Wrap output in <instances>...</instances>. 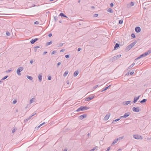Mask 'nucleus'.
Wrapping results in <instances>:
<instances>
[{"instance_id": "obj_1", "label": "nucleus", "mask_w": 151, "mask_h": 151, "mask_svg": "<svg viewBox=\"0 0 151 151\" xmlns=\"http://www.w3.org/2000/svg\"><path fill=\"white\" fill-rule=\"evenodd\" d=\"M89 109V108L86 106H81L80 108H78L77 110V111H84L87 110Z\"/></svg>"}, {"instance_id": "obj_2", "label": "nucleus", "mask_w": 151, "mask_h": 151, "mask_svg": "<svg viewBox=\"0 0 151 151\" xmlns=\"http://www.w3.org/2000/svg\"><path fill=\"white\" fill-rule=\"evenodd\" d=\"M136 42H134L130 44L127 47V50H130V49H131L136 44Z\"/></svg>"}, {"instance_id": "obj_3", "label": "nucleus", "mask_w": 151, "mask_h": 151, "mask_svg": "<svg viewBox=\"0 0 151 151\" xmlns=\"http://www.w3.org/2000/svg\"><path fill=\"white\" fill-rule=\"evenodd\" d=\"M151 53V49H150V50H148L145 53L141 55V56L142 57H145V56H147V55L150 54Z\"/></svg>"}, {"instance_id": "obj_4", "label": "nucleus", "mask_w": 151, "mask_h": 151, "mask_svg": "<svg viewBox=\"0 0 151 151\" xmlns=\"http://www.w3.org/2000/svg\"><path fill=\"white\" fill-rule=\"evenodd\" d=\"M133 137L135 139H143V137L142 136L138 134H134L133 135Z\"/></svg>"}, {"instance_id": "obj_5", "label": "nucleus", "mask_w": 151, "mask_h": 151, "mask_svg": "<svg viewBox=\"0 0 151 151\" xmlns=\"http://www.w3.org/2000/svg\"><path fill=\"white\" fill-rule=\"evenodd\" d=\"M23 69V68L22 67H20L18 68L17 70V73L18 76H20L21 75L20 72H21Z\"/></svg>"}, {"instance_id": "obj_6", "label": "nucleus", "mask_w": 151, "mask_h": 151, "mask_svg": "<svg viewBox=\"0 0 151 151\" xmlns=\"http://www.w3.org/2000/svg\"><path fill=\"white\" fill-rule=\"evenodd\" d=\"M94 97V96L93 95H90L89 97L87 98L85 100L86 101H88L92 99Z\"/></svg>"}, {"instance_id": "obj_7", "label": "nucleus", "mask_w": 151, "mask_h": 151, "mask_svg": "<svg viewBox=\"0 0 151 151\" xmlns=\"http://www.w3.org/2000/svg\"><path fill=\"white\" fill-rule=\"evenodd\" d=\"M132 110L136 112H139L140 111L139 108V107H134L132 108Z\"/></svg>"}, {"instance_id": "obj_8", "label": "nucleus", "mask_w": 151, "mask_h": 151, "mask_svg": "<svg viewBox=\"0 0 151 151\" xmlns=\"http://www.w3.org/2000/svg\"><path fill=\"white\" fill-rule=\"evenodd\" d=\"M134 2H131L130 4H127V7L128 8H130L131 7L133 6L134 5Z\"/></svg>"}, {"instance_id": "obj_9", "label": "nucleus", "mask_w": 151, "mask_h": 151, "mask_svg": "<svg viewBox=\"0 0 151 151\" xmlns=\"http://www.w3.org/2000/svg\"><path fill=\"white\" fill-rule=\"evenodd\" d=\"M130 115V113L129 112H127L124 114V116H121V117L126 118Z\"/></svg>"}, {"instance_id": "obj_10", "label": "nucleus", "mask_w": 151, "mask_h": 151, "mask_svg": "<svg viewBox=\"0 0 151 151\" xmlns=\"http://www.w3.org/2000/svg\"><path fill=\"white\" fill-rule=\"evenodd\" d=\"M135 30L136 32L138 33L140 32L141 29L139 27H137L135 28Z\"/></svg>"}, {"instance_id": "obj_11", "label": "nucleus", "mask_w": 151, "mask_h": 151, "mask_svg": "<svg viewBox=\"0 0 151 151\" xmlns=\"http://www.w3.org/2000/svg\"><path fill=\"white\" fill-rule=\"evenodd\" d=\"M38 78L40 81H41L42 80V74L40 73L38 76Z\"/></svg>"}, {"instance_id": "obj_12", "label": "nucleus", "mask_w": 151, "mask_h": 151, "mask_svg": "<svg viewBox=\"0 0 151 151\" xmlns=\"http://www.w3.org/2000/svg\"><path fill=\"white\" fill-rule=\"evenodd\" d=\"M86 115L85 114H84L83 115L80 116H79V118L80 119L82 120V119H83L84 118H86Z\"/></svg>"}, {"instance_id": "obj_13", "label": "nucleus", "mask_w": 151, "mask_h": 151, "mask_svg": "<svg viewBox=\"0 0 151 151\" xmlns=\"http://www.w3.org/2000/svg\"><path fill=\"white\" fill-rule=\"evenodd\" d=\"M110 116V114H107L104 118V120H107L109 118Z\"/></svg>"}, {"instance_id": "obj_14", "label": "nucleus", "mask_w": 151, "mask_h": 151, "mask_svg": "<svg viewBox=\"0 0 151 151\" xmlns=\"http://www.w3.org/2000/svg\"><path fill=\"white\" fill-rule=\"evenodd\" d=\"M140 96H139L138 97H134V101H133V103H136L137 101L139 99V98Z\"/></svg>"}, {"instance_id": "obj_15", "label": "nucleus", "mask_w": 151, "mask_h": 151, "mask_svg": "<svg viewBox=\"0 0 151 151\" xmlns=\"http://www.w3.org/2000/svg\"><path fill=\"white\" fill-rule=\"evenodd\" d=\"M121 56V55H119L114 56V59L115 60H117L120 58Z\"/></svg>"}, {"instance_id": "obj_16", "label": "nucleus", "mask_w": 151, "mask_h": 151, "mask_svg": "<svg viewBox=\"0 0 151 151\" xmlns=\"http://www.w3.org/2000/svg\"><path fill=\"white\" fill-rule=\"evenodd\" d=\"M131 102V101H125L124 102V104L125 105H127L129 104Z\"/></svg>"}, {"instance_id": "obj_17", "label": "nucleus", "mask_w": 151, "mask_h": 151, "mask_svg": "<svg viewBox=\"0 0 151 151\" xmlns=\"http://www.w3.org/2000/svg\"><path fill=\"white\" fill-rule=\"evenodd\" d=\"M35 101V99L34 98H33L29 100V103L31 104L34 102Z\"/></svg>"}, {"instance_id": "obj_18", "label": "nucleus", "mask_w": 151, "mask_h": 151, "mask_svg": "<svg viewBox=\"0 0 151 151\" xmlns=\"http://www.w3.org/2000/svg\"><path fill=\"white\" fill-rule=\"evenodd\" d=\"M68 73V70L66 71L63 74V76L65 77H66Z\"/></svg>"}, {"instance_id": "obj_19", "label": "nucleus", "mask_w": 151, "mask_h": 151, "mask_svg": "<svg viewBox=\"0 0 151 151\" xmlns=\"http://www.w3.org/2000/svg\"><path fill=\"white\" fill-rule=\"evenodd\" d=\"M119 47V45L118 44L116 43L114 47V50H116Z\"/></svg>"}, {"instance_id": "obj_20", "label": "nucleus", "mask_w": 151, "mask_h": 151, "mask_svg": "<svg viewBox=\"0 0 151 151\" xmlns=\"http://www.w3.org/2000/svg\"><path fill=\"white\" fill-rule=\"evenodd\" d=\"M110 86V85H109L108 86L106 87H105L102 90V91H101V92H103V91L106 90H107L109 86Z\"/></svg>"}, {"instance_id": "obj_21", "label": "nucleus", "mask_w": 151, "mask_h": 151, "mask_svg": "<svg viewBox=\"0 0 151 151\" xmlns=\"http://www.w3.org/2000/svg\"><path fill=\"white\" fill-rule=\"evenodd\" d=\"M79 72L78 71H76L74 73V76L76 77L78 74Z\"/></svg>"}, {"instance_id": "obj_22", "label": "nucleus", "mask_w": 151, "mask_h": 151, "mask_svg": "<svg viewBox=\"0 0 151 151\" xmlns=\"http://www.w3.org/2000/svg\"><path fill=\"white\" fill-rule=\"evenodd\" d=\"M107 11L108 12H110V13H112V12H113V10L111 8L108 9H107Z\"/></svg>"}, {"instance_id": "obj_23", "label": "nucleus", "mask_w": 151, "mask_h": 151, "mask_svg": "<svg viewBox=\"0 0 151 151\" xmlns=\"http://www.w3.org/2000/svg\"><path fill=\"white\" fill-rule=\"evenodd\" d=\"M32 116H29L28 118H27L26 119L24 120V122H27L28 120H29L31 118Z\"/></svg>"}, {"instance_id": "obj_24", "label": "nucleus", "mask_w": 151, "mask_h": 151, "mask_svg": "<svg viewBox=\"0 0 151 151\" xmlns=\"http://www.w3.org/2000/svg\"><path fill=\"white\" fill-rule=\"evenodd\" d=\"M60 16L61 17H67L63 13H61L60 14Z\"/></svg>"}, {"instance_id": "obj_25", "label": "nucleus", "mask_w": 151, "mask_h": 151, "mask_svg": "<svg viewBox=\"0 0 151 151\" xmlns=\"http://www.w3.org/2000/svg\"><path fill=\"white\" fill-rule=\"evenodd\" d=\"M27 78L30 80H32L33 79V78L32 76H27Z\"/></svg>"}, {"instance_id": "obj_26", "label": "nucleus", "mask_w": 151, "mask_h": 151, "mask_svg": "<svg viewBox=\"0 0 151 151\" xmlns=\"http://www.w3.org/2000/svg\"><path fill=\"white\" fill-rule=\"evenodd\" d=\"M52 41H50L49 42H47L46 43V45L47 46L51 44L52 43Z\"/></svg>"}, {"instance_id": "obj_27", "label": "nucleus", "mask_w": 151, "mask_h": 151, "mask_svg": "<svg viewBox=\"0 0 151 151\" xmlns=\"http://www.w3.org/2000/svg\"><path fill=\"white\" fill-rule=\"evenodd\" d=\"M135 65V63H133L131 65L129 66L128 67V69H130L134 66Z\"/></svg>"}, {"instance_id": "obj_28", "label": "nucleus", "mask_w": 151, "mask_h": 151, "mask_svg": "<svg viewBox=\"0 0 151 151\" xmlns=\"http://www.w3.org/2000/svg\"><path fill=\"white\" fill-rule=\"evenodd\" d=\"M63 44L62 43H60L58 44V47H62L63 46Z\"/></svg>"}, {"instance_id": "obj_29", "label": "nucleus", "mask_w": 151, "mask_h": 151, "mask_svg": "<svg viewBox=\"0 0 151 151\" xmlns=\"http://www.w3.org/2000/svg\"><path fill=\"white\" fill-rule=\"evenodd\" d=\"M147 101V100L146 99H144L143 100L140 101V102L141 103H143L144 102H145Z\"/></svg>"}, {"instance_id": "obj_30", "label": "nucleus", "mask_w": 151, "mask_h": 151, "mask_svg": "<svg viewBox=\"0 0 151 151\" xmlns=\"http://www.w3.org/2000/svg\"><path fill=\"white\" fill-rule=\"evenodd\" d=\"M36 41H35V40H32L31 41H30V42L32 44H34Z\"/></svg>"}, {"instance_id": "obj_31", "label": "nucleus", "mask_w": 151, "mask_h": 151, "mask_svg": "<svg viewBox=\"0 0 151 151\" xmlns=\"http://www.w3.org/2000/svg\"><path fill=\"white\" fill-rule=\"evenodd\" d=\"M6 34L7 36H9L10 35V33L8 32H6Z\"/></svg>"}, {"instance_id": "obj_32", "label": "nucleus", "mask_w": 151, "mask_h": 151, "mask_svg": "<svg viewBox=\"0 0 151 151\" xmlns=\"http://www.w3.org/2000/svg\"><path fill=\"white\" fill-rule=\"evenodd\" d=\"M98 86V85H96L94 87H93V90H94L95 89L97 88Z\"/></svg>"}, {"instance_id": "obj_33", "label": "nucleus", "mask_w": 151, "mask_h": 151, "mask_svg": "<svg viewBox=\"0 0 151 151\" xmlns=\"http://www.w3.org/2000/svg\"><path fill=\"white\" fill-rule=\"evenodd\" d=\"M8 77V76H4V78H3L2 79V80H4L5 79H6L7 77Z\"/></svg>"}, {"instance_id": "obj_34", "label": "nucleus", "mask_w": 151, "mask_h": 151, "mask_svg": "<svg viewBox=\"0 0 151 151\" xmlns=\"http://www.w3.org/2000/svg\"><path fill=\"white\" fill-rule=\"evenodd\" d=\"M118 140H119V139H118L117 138L116 139H115V140H114V143H115L116 142H117V141Z\"/></svg>"}, {"instance_id": "obj_35", "label": "nucleus", "mask_w": 151, "mask_h": 151, "mask_svg": "<svg viewBox=\"0 0 151 151\" xmlns=\"http://www.w3.org/2000/svg\"><path fill=\"white\" fill-rule=\"evenodd\" d=\"M123 22V20H119V24H122V23Z\"/></svg>"}, {"instance_id": "obj_36", "label": "nucleus", "mask_w": 151, "mask_h": 151, "mask_svg": "<svg viewBox=\"0 0 151 151\" xmlns=\"http://www.w3.org/2000/svg\"><path fill=\"white\" fill-rule=\"evenodd\" d=\"M131 37L133 38H135V35L134 34H131Z\"/></svg>"}, {"instance_id": "obj_37", "label": "nucleus", "mask_w": 151, "mask_h": 151, "mask_svg": "<svg viewBox=\"0 0 151 151\" xmlns=\"http://www.w3.org/2000/svg\"><path fill=\"white\" fill-rule=\"evenodd\" d=\"M17 101L16 100H14L13 101V104H15L17 103Z\"/></svg>"}, {"instance_id": "obj_38", "label": "nucleus", "mask_w": 151, "mask_h": 151, "mask_svg": "<svg viewBox=\"0 0 151 151\" xmlns=\"http://www.w3.org/2000/svg\"><path fill=\"white\" fill-rule=\"evenodd\" d=\"M36 112H34L32 114V115L31 116L32 117L33 116H34L36 114Z\"/></svg>"}, {"instance_id": "obj_39", "label": "nucleus", "mask_w": 151, "mask_h": 151, "mask_svg": "<svg viewBox=\"0 0 151 151\" xmlns=\"http://www.w3.org/2000/svg\"><path fill=\"white\" fill-rule=\"evenodd\" d=\"M65 57L66 58H69V56L68 55H65Z\"/></svg>"}, {"instance_id": "obj_40", "label": "nucleus", "mask_w": 151, "mask_h": 151, "mask_svg": "<svg viewBox=\"0 0 151 151\" xmlns=\"http://www.w3.org/2000/svg\"><path fill=\"white\" fill-rule=\"evenodd\" d=\"M123 138V137H119V138H118L117 139H119V140H121Z\"/></svg>"}, {"instance_id": "obj_41", "label": "nucleus", "mask_w": 151, "mask_h": 151, "mask_svg": "<svg viewBox=\"0 0 151 151\" xmlns=\"http://www.w3.org/2000/svg\"><path fill=\"white\" fill-rule=\"evenodd\" d=\"M56 53V51H54L52 52L51 53V54L52 55H53Z\"/></svg>"}, {"instance_id": "obj_42", "label": "nucleus", "mask_w": 151, "mask_h": 151, "mask_svg": "<svg viewBox=\"0 0 151 151\" xmlns=\"http://www.w3.org/2000/svg\"><path fill=\"white\" fill-rule=\"evenodd\" d=\"M54 19L55 20V21H57V17H54Z\"/></svg>"}, {"instance_id": "obj_43", "label": "nucleus", "mask_w": 151, "mask_h": 151, "mask_svg": "<svg viewBox=\"0 0 151 151\" xmlns=\"http://www.w3.org/2000/svg\"><path fill=\"white\" fill-rule=\"evenodd\" d=\"M34 23L35 24H38L39 23V22L37 21H36L34 22Z\"/></svg>"}, {"instance_id": "obj_44", "label": "nucleus", "mask_w": 151, "mask_h": 151, "mask_svg": "<svg viewBox=\"0 0 151 151\" xmlns=\"http://www.w3.org/2000/svg\"><path fill=\"white\" fill-rule=\"evenodd\" d=\"M51 79V76H49L48 77V80H50Z\"/></svg>"}, {"instance_id": "obj_45", "label": "nucleus", "mask_w": 151, "mask_h": 151, "mask_svg": "<svg viewBox=\"0 0 151 151\" xmlns=\"http://www.w3.org/2000/svg\"><path fill=\"white\" fill-rule=\"evenodd\" d=\"M110 147H109L107 148L106 150V151H109L110 150Z\"/></svg>"}, {"instance_id": "obj_46", "label": "nucleus", "mask_w": 151, "mask_h": 151, "mask_svg": "<svg viewBox=\"0 0 151 151\" xmlns=\"http://www.w3.org/2000/svg\"><path fill=\"white\" fill-rule=\"evenodd\" d=\"M98 14H94V17H98Z\"/></svg>"}, {"instance_id": "obj_47", "label": "nucleus", "mask_w": 151, "mask_h": 151, "mask_svg": "<svg viewBox=\"0 0 151 151\" xmlns=\"http://www.w3.org/2000/svg\"><path fill=\"white\" fill-rule=\"evenodd\" d=\"M96 149V147L93 148V149L90 150L91 151H94Z\"/></svg>"}, {"instance_id": "obj_48", "label": "nucleus", "mask_w": 151, "mask_h": 151, "mask_svg": "<svg viewBox=\"0 0 151 151\" xmlns=\"http://www.w3.org/2000/svg\"><path fill=\"white\" fill-rule=\"evenodd\" d=\"M15 131H16V129H13L12 130V132L13 133H14V132H15Z\"/></svg>"}, {"instance_id": "obj_49", "label": "nucleus", "mask_w": 151, "mask_h": 151, "mask_svg": "<svg viewBox=\"0 0 151 151\" xmlns=\"http://www.w3.org/2000/svg\"><path fill=\"white\" fill-rule=\"evenodd\" d=\"M34 62V61L33 60H30V63L31 64H32Z\"/></svg>"}, {"instance_id": "obj_50", "label": "nucleus", "mask_w": 151, "mask_h": 151, "mask_svg": "<svg viewBox=\"0 0 151 151\" xmlns=\"http://www.w3.org/2000/svg\"><path fill=\"white\" fill-rule=\"evenodd\" d=\"M65 50L64 49H63L60 50V52H64L65 51Z\"/></svg>"}, {"instance_id": "obj_51", "label": "nucleus", "mask_w": 151, "mask_h": 151, "mask_svg": "<svg viewBox=\"0 0 151 151\" xmlns=\"http://www.w3.org/2000/svg\"><path fill=\"white\" fill-rule=\"evenodd\" d=\"M110 5L111 7H113V3H111L110 4Z\"/></svg>"}, {"instance_id": "obj_52", "label": "nucleus", "mask_w": 151, "mask_h": 151, "mask_svg": "<svg viewBox=\"0 0 151 151\" xmlns=\"http://www.w3.org/2000/svg\"><path fill=\"white\" fill-rule=\"evenodd\" d=\"M134 73V72H132L130 73V75H133Z\"/></svg>"}, {"instance_id": "obj_53", "label": "nucleus", "mask_w": 151, "mask_h": 151, "mask_svg": "<svg viewBox=\"0 0 151 151\" xmlns=\"http://www.w3.org/2000/svg\"><path fill=\"white\" fill-rule=\"evenodd\" d=\"M45 124V123L44 122L43 123H42V124H41L40 125V126H42L44 124Z\"/></svg>"}, {"instance_id": "obj_54", "label": "nucleus", "mask_w": 151, "mask_h": 151, "mask_svg": "<svg viewBox=\"0 0 151 151\" xmlns=\"http://www.w3.org/2000/svg\"><path fill=\"white\" fill-rule=\"evenodd\" d=\"M120 118L119 119H116L114 121L115 122H117L120 119Z\"/></svg>"}, {"instance_id": "obj_55", "label": "nucleus", "mask_w": 151, "mask_h": 151, "mask_svg": "<svg viewBox=\"0 0 151 151\" xmlns=\"http://www.w3.org/2000/svg\"><path fill=\"white\" fill-rule=\"evenodd\" d=\"M60 64H61V62H58L57 63V66H58L59 65H60Z\"/></svg>"}, {"instance_id": "obj_56", "label": "nucleus", "mask_w": 151, "mask_h": 151, "mask_svg": "<svg viewBox=\"0 0 151 151\" xmlns=\"http://www.w3.org/2000/svg\"><path fill=\"white\" fill-rule=\"evenodd\" d=\"M52 34H51V33H50V34H49V35H48V36H49V37H51L52 36Z\"/></svg>"}, {"instance_id": "obj_57", "label": "nucleus", "mask_w": 151, "mask_h": 151, "mask_svg": "<svg viewBox=\"0 0 151 151\" xmlns=\"http://www.w3.org/2000/svg\"><path fill=\"white\" fill-rule=\"evenodd\" d=\"M142 58V57L141 56V55L139 56V57H138L137 58L136 60H137V59H139L140 58Z\"/></svg>"}, {"instance_id": "obj_58", "label": "nucleus", "mask_w": 151, "mask_h": 151, "mask_svg": "<svg viewBox=\"0 0 151 151\" xmlns=\"http://www.w3.org/2000/svg\"><path fill=\"white\" fill-rule=\"evenodd\" d=\"M81 50V48H79L78 49V51H80Z\"/></svg>"}, {"instance_id": "obj_59", "label": "nucleus", "mask_w": 151, "mask_h": 151, "mask_svg": "<svg viewBox=\"0 0 151 151\" xmlns=\"http://www.w3.org/2000/svg\"><path fill=\"white\" fill-rule=\"evenodd\" d=\"M47 53V52L46 51H45L43 53V54L44 55H45V54L46 53Z\"/></svg>"}, {"instance_id": "obj_60", "label": "nucleus", "mask_w": 151, "mask_h": 151, "mask_svg": "<svg viewBox=\"0 0 151 151\" xmlns=\"http://www.w3.org/2000/svg\"><path fill=\"white\" fill-rule=\"evenodd\" d=\"M11 70H9L7 71V72L9 73L11 71Z\"/></svg>"}, {"instance_id": "obj_61", "label": "nucleus", "mask_w": 151, "mask_h": 151, "mask_svg": "<svg viewBox=\"0 0 151 151\" xmlns=\"http://www.w3.org/2000/svg\"><path fill=\"white\" fill-rule=\"evenodd\" d=\"M41 127V126H40V125L38 126L37 127V128L38 129L40 127Z\"/></svg>"}, {"instance_id": "obj_62", "label": "nucleus", "mask_w": 151, "mask_h": 151, "mask_svg": "<svg viewBox=\"0 0 151 151\" xmlns=\"http://www.w3.org/2000/svg\"><path fill=\"white\" fill-rule=\"evenodd\" d=\"M63 151H68V150H67V149H65Z\"/></svg>"}, {"instance_id": "obj_63", "label": "nucleus", "mask_w": 151, "mask_h": 151, "mask_svg": "<svg viewBox=\"0 0 151 151\" xmlns=\"http://www.w3.org/2000/svg\"><path fill=\"white\" fill-rule=\"evenodd\" d=\"M34 40L35 41H36L38 40V39L37 38H36L35 39H34Z\"/></svg>"}, {"instance_id": "obj_64", "label": "nucleus", "mask_w": 151, "mask_h": 151, "mask_svg": "<svg viewBox=\"0 0 151 151\" xmlns=\"http://www.w3.org/2000/svg\"><path fill=\"white\" fill-rule=\"evenodd\" d=\"M67 84H69V81H67Z\"/></svg>"}]
</instances>
